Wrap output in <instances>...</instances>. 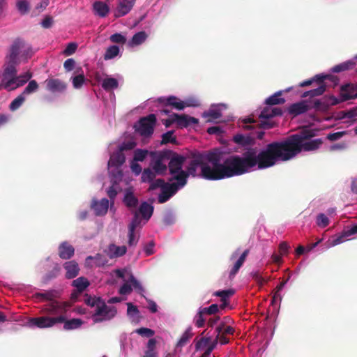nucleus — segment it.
Listing matches in <instances>:
<instances>
[{
  "label": "nucleus",
  "mask_w": 357,
  "mask_h": 357,
  "mask_svg": "<svg viewBox=\"0 0 357 357\" xmlns=\"http://www.w3.org/2000/svg\"><path fill=\"white\" fill-rule=\"evenodd\" d=\"M32 77V73L27 71L20 75H15V83L14 90L18 87L22 86Z\"/></svg>",
  "instance_id": "72a5a7b5"
},
{
  "label": "nucleus",
  "mask_w": 357,
  "mask_h": 357,
  "mask_svg": "<svg viewBox=\"0 0 357 357\" xmlns=\"http://www.w3.org/2000/svg\"><path fill=\"white\" fill-rule=\"evenodd\" d=\"M135 146H136V144L134 142L130 141V142H123L119 147V150L121 151V152H123V151H129V150L133 149Z\"/></svg>",
  "instance_id": "774afa93"
},
{
  "label": "nucleus",
  "mask_w": 357,
  "mask_h": 357,
  "mask_svg": "<svg viewBox=\"0 0 357 357\" xmlns=\"http://www.w3.org/2000/svg\"><path fill=\"white\" fill-rule=\"evenodd\" d=\"M249 250L247 249L244 250V252L241 254V255L239 257L238 260L235 262L234 266L231 269L229 272V278L231 280L233 279L236 273L238 272L241 267L243 266V263L245 262L246 257H248L249 254Z\"/></svg>",
  "instance_id": "4be33fe9"
},
{
  "label": "nucleus",
  "mask_w": 357,
  "mask_h": 357,
  "mask_svg": "<svg viewBox=\"0 0 357 357\" xmlns=\"http://www.w3.org/2000/svg\"><path fill=\"white\" fill-rule=\"evenodd\" d=\"M135 230L128 229V245L130 247L135 246L138 242V237L136 236L135 233Z\"/></svg>",
  "instance_id": "bf43d9fd"
},
{
  "label": "nucleus",
  "mask_w": 357,
  "mask_h": 357,
  "mask_svg": "<svg viewBox=\"0 0 357 357\" xmlns=\"http://www.w3.org/2000/svg\"><path fill=\"white\" fill-rule=\"evenodd\" d=\"M93 7L96 14L101 17L107 16L109 11L108 5L103 1H96Z\"/></svg>",
  "instance_id": "c85d7f7f"
},
{
  "label": "nucleus",
  "mask_w": 357,
  "mask_h": 357,
  "mask_svg": "<svg viewBox=\"0 0 357 357\" xmlns=\"http://www.w3.org/2000/svg\"><path fill=\"white\" fill-rule=\"evenodd\" d=\"M326 86L324 82L318 84L317 88L310 90V97L314 98L322 95L326 91Z\"/></svg>",
  "instance_id": "8fccbe9b"
},
{
  "label": "nucleus",
  "mask_w": 357,
  "mask_h": 357,
  "mask_svg": "<svg viewBox=\"0 0 357 357\" xmlns=\"http://www.w3.org/2000/svg\"><path fill=\"white\" fill-rule=\"evenodd\" d=\"M176 123L180 128H187L191 124H198L199 120L195 117L189 116L186 114H174Z\"/></svg>",
  "instance_id": "f3484780"
},
{
  "label": "nucleus",
  "mask_w": 357,
  "mask_h": 357,
  "mask_svg": "<svg viewBox=\"0 0 357 357\" xmlns=\"http://www.w3.org/2000/svg\"><path fill=\"white\" fill-rule=\"evenodd\" d=\"M119 53V47L117 45L109 46L104 54L105 60H109L116 56Z\"/></svg>",
  "instance_id": "37998d69"
},
{
  "label": "nucleus",
  "mask_w": 357,
  "mask_h": 357,
  "mask_svg": "<svg viewBox=\"0 0 357 357\" xmlns=\"http://www.w3.org/2000/svg\"><path fill=\"white\" fill-rule=\"evenodd\" d=\"M167 160H169L167 170L171 175L168 181H174L185 185L186 174L185 171L183 169V166L186 160L185 156L169 149H167Z\"/></svg>",
  "instance_id": "20e7f679"
},
{
  "label": "nucleus",
  "mask_w": 357,
  "mask_h": 357,
  "mask_svg": "<svg viewBox=\"0 0 357 357\" xmlns=\"http://www.w3.org/2000/svg\"><path fill=\"white\" fill-rule=\"evenodd\" d=\"M24 47V40L20 38L15 40L10 47L9 54L7 56L8 62L18 65L21 62L20 55Z\"/></svg>",
  "instance_id": "9d476101"
},
{
  "label": "nucleus",
  "mask_w": 357,
  "mask_h": 357,
  "mask_svg": "<svg viewBox=\"0 0 357 357\" xmlns=\"http://www.w3.org/2000/svg\"><path fill=\"white\" fill-rule=\"evenodd\" d=\"M72 79V82H73V86L75 89H80L84 82H85V77L83 73L82 74H79V75H77L75 77H73L71 78Z\"/></svg>",
  "instance_id": "09e8293b"
},
{
  "label": "nucleus",
  "mask_w": 357,
  "mask_h": 357,
  "mask_svg": "<svg viewBox=\"0 0 357 357\" xmlns=\"http://www.w3.org/2000/svg\"><path fill=\"white\" fill-rule=\"evenodd\" d=\"M112 175L115 181H114V184L107 190V196L109 197L112 204H114V200L118 194L117 187L115 185H117V181L121 179L123 174L121 170L117 169L116 173H112Z\"/></svg>",
  "instance_id": "6ab92c4d"
},
{
  "label": "nucleus",
  "mask_w": 357,
  "mask_h": 357,
  "mask_svg": "<svg viewBox=\"0 0 357 357\" xmlns=\"http://www.w3.org/2000/svg\"><path fill=\"white\" fill-rule=\"evenodd\" d=\"M136 0H117L114 16L121 17L127 15L132 9Z\"/></svg>",
  "instance_id": "f8f14e48"
},
{
  "label": "nucleus",
  "mask_w": 357,
  "mask_h": 357,
  "mask_svg": "<svg viewBox=\"0 0 357 357\" xmlns=\"http://www.w3.org/2000/svg\"><path fill=\"white\" fill-rule=\"evenodd\" d=\"M140 223H141V218L139 217V214L137 212V211H135L132 220L128 225V229L135 231L136 228L138 226H139Z\"/></svg>",
  "instance_id": "4d7b16f0"
},
{
  "label": "nucleus",
  "mask_w": 357,
  "mask_h": 357,
  "mask_svg": "<svg viewBox=\"0 0 357 357\" xmlns=\"http://www.w3.org/2000/svg\"><path fill=\"white\" fill-rule=\"evenodd\" d=\"M101 86L104 90L109 91L117 89L119 86V82L115 78L107 77L102 80Z\"/></svg>",
  "instance_id": "c9c22d12"
},
{
  "label": "nucleus",
  "mask_w": 357,
  "mask_h": 357,
  "mask_svg": "<svg viewBox=\"0 0 357 357\" xmlns=\"http://www.w3.org/2000/svg\"><path fill=\"white\" fill-rule=\"evenodd\" d=\"M109 207V201L106 198L102 199L98 202L93 200L91 204V208L94 210L96 215H104L107 213Z\"/></svg>",
  "instance_id": "dca6fc26"
},
{
  "label": "nucleus",
  "mask_w": 357,
  "mask_h": 357,
  "mask_svg": "<svg viewBox=\"0 0 357 357\" xmlns=\"http://www.w3.org/2000/svg\"><path fill=\"white\" fill-rule=\"evenodd\" d=\"M109 39L112 43H114L124 44L126 42V37L119 33L112 34L110 36Z\"/></svg>",
  "instance_id": "e2e57ef3"
},
{
  "label": "nucleus",
  "mask_w": 357,
  "mask_h": 357,
  "mask_svg": "<svg viewBox=\"0 0 357 357\" xmlns=\"http://www.w3.org/2000/svg\"><path fill=\"white\" fill-rule=\"evenodd\" d=\"M109 250L112 253V257H121L126 254L127 250L125 245L116 246L115 245H110Z\"/></svg>",
  "instance_id": "79ce46f5"
},
{
  "label": "nucleus",
  "mask_w": 357,
  "mask_h": 357,
  "mask_svg": "<svg viewBox=\"0 0 357 357\" xmlns=\"http://www.w3.org/2000/svg\"><path fill=\"white\" fill-rule=\"evenodd\" d=\"M16 7L22 15H25L29 11V2L28 0H17Z\"/></svg>",
  "instance_id": "c03bdc74"
},
{
  "label": "nucleus",
  "mask_w": 357,
  "mask_h": 357,
  "mask_svg": "<svg viewBox=\"0 0 357 357\" xmlns=\"http://www.w3.org/2000/svg\"><path fill=\"white\" fill-rule=\"evenodd\" d=\"M290 247L288 245V243L285 241H283L280 243L279 245V252L281 256H285L287 255L289 253V250Z\"/></svg>",
  "instance_id": "338daca9"
},
{
  "label": "nucleus",
  "mask_w": 357,
  "mask_h": 357,
  "mask_svg": "<svg viewBox=\"0 0 357 357\" xmlns=\"http://www.w3.org/2000/svg\"><path fill=\"white\" fill-rule=\"evenodd\" d=\"M33 55L32 48L30 45L26 44L24 41V47L22 50V54L20 55L21 61H26L30 59Z\"/></svg>",
  "instance_id": "a18cd8bd"
},
{
  "label": "nucleus",
  "mask_w": 357,
  "mask_h": 357,
  "mask_svg": "<svg viewBox=\"0 0 357 357\" xmlns=\"http://www.w3.org/2000/svg\"><path fill=\"white\" fill-rule=\"evenodd\" d=\"M46 87L51 92H63L66 89L67 85L59 79H47L45 80Z\"/></svg>",
  "instance_id": "2eb2a0df"
},
{
  "label": "nucleus",
  "mask_w": 357,
  "mask_h": 357,
  "mask_svg": "<svg viewBox=\"0 0 357 357\" xmlns=\"http://www.w3.org/2000/svg\"><path fill=\"white\" fill-rule=\"evenodd\" d=\"M95 260V264L97 266H102L106 264L107 260L105 257H102L100 254H97L95 257L89 256L86 260Z\"/></svg>",
  "instance_id": "13d9d810"
},
{
  "label": "nucleus",
  "mask_w": 357,
  "mask_h": 357,
  "mask_svg": "<svg viewBox=\"0 0 357 357\" xmlns=\"http://www.w3.org/2000/svg\"><path fill=\"white\" fill-rule=\"evenodd\" d=\"M125 161L126 157L123 153L118 150L112 153L108 162V165L109 166H114L119 168L125 162Z\"/></svg>",
  "instance_id": "5701e85b"
},
{
  "label": "nucleus",
  "mask_w": 357,
  "mask_h": 357,
  "mask_svg": "<svg viewBox=\"0 0 357 357\" xmlns=\"http://www.w3.org/2000/svg\"><path fill=\"white\" fill-rule=\"evenodd\" d=\"M63 267L66 271V278L67 279H73L77 277L79 272L78 264L74 261H69L63 264Z\"/></svg>",
  "instance_id": "a211bd4d"
},
{
  "label": "nucleus",
  "mask_w": 357,
  "mask_h": 357,
  "mask_svg": "<svg viewBox=\"0 0 357 357\" xmlns=\"http://www.w3.org/2000/svg\"><path fill=\"white\" fill-rule=\"evenodd\" d=\"M77 48V45L75 43H70L66 46V49L63 51V54L66 56H70L73 54Z\"/></svg>",
  "instance_id": "69168bd1"
},
{
  "label": "nucleus",
  "mask_w": 357,
  "mask_h": 357,
  "mask_svg": "<svg viewBox=\"0 0 357 357\" xmlns=\"http://www.w3.org/2000/svg\"><path fill=\"white\" fill-rule=\"evenodd\" d=\"M74 252V248L67 242H63L59 247V255L63 259H70Z\"/></svg>",
  "instance_id": "412c9836"
},
{
  "label": "nucleus",
  "mask_w": 357,
  "mask_h": 357,
  "mask_svg": "<svg viewBox=\"0 0 357 357\" xmlns=\"http://www.w3.org/2000/svg\"><path fill=\"white\" fill-rule=\"evenodd\" d=\"M329 75H317L314 77L305 80L299 84V86L304 87L310 86L312 84L315 83L317 85L324 82V80L328 78Z\"/></svg>",
  "instance_id": "2f4dec72"
},
{
  "label": "nucleus",
  "mask_w": 357,
  "mask_h": 357,
  "mask_svg": "<svg viewBox=\"0 0 357 357\" xmlns=\"http://www.w3.org/2000/svg\"><path fill=\"white\" fill-rule=\"evenodd\" d=\"M158 102L166 106H172L178 110H182L185 107L192 105L191 104L185 103L183 101H181L179 98L174 96H169L168 98H159Z\"/></svg>",
  "instance_id": "ddd939ff"
},
{
  "label": "nucleus",
  "mask_w": 357,
  "mask_h": 357,
  "mask_svg": "<svg viewBox=\"0 0 357 357\" xmlns=\"http://www.w3.org/2000/svg\"><path fill=\"white\" fill-rule=\"evenodd\" d=\"M317 224L318 226L324 228L328 225L329 220L325 214L320 213L317 216Z\"/></svg>",
  "instance_id": "052dcab7"
},
{
  "label": "nucleus",
  "mask_w": 357,
  "mask_h": 357,
  "mask_svg": "<svg viewBox=\"0 0 357 357\" xmlns=\"http://www.w3.org/2000/svg\"><path fill=\"white\" fill-rule=\"evenodd\" d=\"M142 218L146 220H149L153 212V206L144 202L141 204L139 211H137Z\"/></svg>",
  "instance_id": "c756f323"
},
{
  "label": "nucleus",
  "mask_w": 357,
  "mask_h": 357,
  "mask_svg": "<svg viewBox=\"0 0 357 357\" xmlns=\"http://www.w3.org/2000/svg\"><path fill=\"white\" fill-rule=\"evenodd\" d=\"M38 84L36 80H31L24 89L22 94H30L37 91Z\"/></svg>",
  "instance_id": "6e6d98bb"
},
{
  "label": "nucleus",
  "mask_w": 357,
  "mask_h": 357,
  "mask_svg": "<svg viewBox=\"0 0 357 357\" xmlns=\"http://www.w3.org/2000/svg\"><path fill=\"white\" fill-rule=\"evenodd\" d=\"M158 175L153 169L146 168L142 173V181L144 183H151Z\"/></svg>",
  "instance_id": "a19ab883"
},
{
  "label": "nucleus",
  "mask_w": 357,
  "mask_h": 357,
  "mask_svg": "<svg viewBox=\"0 0 357 357\" xmlns=\"http://www.w3.org/2000/svg\"><path fill=\"white\" fill-rule=\"evenodd\" d=\"M72 285L78 289V291L83 292L90 285V283L86 278L79 277L73 281Z\"/></svg>",
  "instance_id": "f704fd0d"
},
{
  "label": "nucleus",
  "mask_w": 357,
  "mask_h": 357,
  "mask_svg": "<svg viewBox=\"0 0 357 357\" xmlns=\"http://www.w3.org/2000/svg\"><path fill=\"white\" fill-rule=\"evenodd\" d=\"M193 336V333H192V327L189 326L185 331L183 333L181 338L178 341L176 344L177 347H183L185 346L189 340Z\"/></svg>",
  "instance_id": "ea45409f"
},
{
  "label": "nucleus",
  "mask_w": 357,
  "mask_h": 357,
  "mask_svg": "<svg viewBox=\"0 0 357 357\" xmlns=\"http://www.w3.org/2000/svg\"><path fill=\"white\" fill-rule=\"evenodd\" d=\"M22 93L15 98L10 104L9 108L11 111L17 109L24 102L25 98Z\"/></svg>",
  "instance_id": "49530a36"
},
{
  "label": "nucleus",
  "mask_w": 357,
  "mask_h": 357,
  "mask_svg": "<svg viewBox=\"0 0 357 357\" xmlns=\"http://www.w3.org/2000/svg\"><path fill=\"white\" fill-rule=\"evenodd\" d=\"M185 185L172 181L170 184H167L165 188L161 190L160 194L158 195V202L163 204L167 202L172 196H174L180 189L183 188Z\"/></svg>",
  "instance_id": "1a4fd4ad"
},
{
  "label": "nucleus",
  "mask_w": 357,
  "mask_h": 357,
  "mask_svg": "<svg viewBox=\"0 0 357 357\" xmlns=\"http://www.w3.org/2000/svg\"><path fill=\"white\" fill-rule=\"evenodd\" d=\"M340 96L344 100L355 99L357 98V84H347L340 88Z\"/></svg>",
  "instance_id": "4468645a"
},
{
  "label": "nucleus",
  "mask_w": 357,
  "mask_h": 357,
  "mask_svg": "<svg viewBox=\"0 0 357 357\" xmlns=\"http://www.w3.org/2000/svg\"><path fill=\"white\" fill-rule=\"evenodd\" d=\"M147 38V34L145 31H139L135 33L132 39L128 42L130 47H135L142 44Z\"/></svg>",
  "instance_id": "473e14b6"
},
{
  "label": "nucleus",
  "mask_w": 357,
  "mask_h": 357,
  "mask_svg": "<svg viewBox=\"0 0 357 357\" xmlns=\"http://www.w3.org/2000/svg\"><path fill=\"white\" fill-rule=\"evenodd\" d=\"M136 333L142 337H151L154 335L155 332L148 328H140L136 330Z\"/></svg>",
  "instance_id": "680f3d73"
},
{
  "label": "nucleus",
  "mask_w": 357,
  "mask_h": 357,
  "mask_svg": "<svg viewBox=\"0 0 357 357\" xmlns=\"http://www.w3.org/2000/svg\"><path fill=\"white\" fill-rule=\"evenodd\" d=\"M309 109V105L305 101L303 100L291 105L288 108V112L290 114L296 116L306 112Z\"/></svg>",
  "instance_id": "aec40b11"
},
{
  "label": "nucleus",
  "mask_w": 357,
  "mask_h": 357,
  "mask_svg": "<svg viewBox=\"0 0 357 357\" xmlns=\"http://www.w3.org/2000/svg\"><path fill=\"white\" fill-rule=\"evenodd\" d=\"M233 141L242 146H250L254 144L255 139L250 135H244L242 134H237L233 137Z\"/></svg>",
  "instance_id": "a878e982"
},
{
  "label": "nucleus",
  "mask_w": 357,
  "mask_h": 357,
  "mask_svg": "<svg viewBox=\"0 0 357 357\" xmlns=\"http://www.w3.org/2000/svg\"><path fill=\"white\" fill-rule=\"evenodd\" d=\"M59 291L55 289H50L42 293L35 294L36 298L43 299L44 301H49L50 302L54 301L55 298H59Z\"/></svg>",
  "instance_id": "393cba45"
},
{
  "label": "nucleus",
  "mask_w": 357,
  "mask_h": 357,
  "mask_svg": "<svg viewBox=\"0 0 357 357\" xmlns=\"http://www.w3.org/2000/svg\"><path fill=\"white\" fill-rule=\"evenodd\" d=\"M202 308L206 312L207 316H215L217 315V314L220 312V307L218 304H212L208 307H202Z\"/></svg>",
  "instance_id": "5fc2aeb1"
},
{
  "label": "nucleus",
  "mask_w": 357,
  "mask_h": 357,
  "mask_svg": "<svg viewBox=\"0 0 357 357\" xmlns=\"http://www.w3.org/2000/svg\"><path fill=\"white\" fill-rule=\"evenodd\" d=\"M171 182L166 183L162 178H158L155 181H153L151 182V185L149 186V190H153L158 188H160L161 190L162 188H165L167 184H170Z\"/></svg>",
  "instance_id": "3c124183"
},
{
  "label": "nucleus",
  "mask_w": 357,
  "mask_h": 357,
  "mask_svg": "<svg viewBox=\"0 0 357 357\" xmlns=\"http://www.w3.org/2000/svg\"><path fill=\"white\" fill-rule=\"evenodd\" d=\"M204 116L208 117V121H211L220 118L222 114L219 109H210L208 112L204 113Z\"/></svg>",
  "instance_id": "603ef678"
},
{
  "label": "nucleus",
  "mask_w": 357,
  "mask_h": 357,
  "mask_svg": "<svg viewBox=\"0 0 357 357\" xmlns=\"http://www.w3.org/2000/svg\"><path fill=\"white\" fill-rule=\"evenodd\" d=\"M282 94V91L275 93L273 95L266 99L265 103L267 105L271 106L284 104L285 102V99L281 97Z\"/></svg>",
  "instance_id": "7c9ffc66"
},
{
  "label": "nucleus",
  "mask_w": 357,
  "mask_h": 357,
  "mask_svg": "<svg viewBox=\"0 0 357 357\" xmlns=\"http://www.w3.org/2000/svg\"><path fill=\"white\" fill-rule=\"evenodd\" d=\"M156 344L157 341L155 338L149 339L142 357H158V353L156 350Z\"/></svg>",
  "instance_id": "cd10ccee"
},
{
  "label": "nucleus",
  "mask_w": 357,
  "mask_h": 357,
  "mask_svg": "<svg viewBox=\"0 0 357 357\" xmlns=\"http://www.w3.org/2000/svg\"><path fill=\"white\" fill-rule=\"evenodd\" d=\"M124 204L130 209H134L139 204L138 199L131 190H126L123 200Z\"/></svg>",
  "instance_id": "b1692460"
},
{
  "label": "nucleus",
  "mask_w": 357,
  "mask_h": 357,
  "mask_svg": "<svg viewBox=\"0 0 357 357\" xmlns=\"http://www.w3.org/2000/svg\"><path fill=\"white\" fill-rule=\"evenodd\" d=\"M315 135V130L305 127L284 140L268 144L258 154L256 149H250L254 159V168L257 167L259 169H266L274 166L278 161L291 160L303 151H312L318 149L323 141L321 139H311Z\"/></svg>",
  "instance_id": "f03ea898"
},
{
  "label": "nucleus",
  "mask_w": 357,
  "mask_h": 357,
  "mask_svg": "<svg viewBox=\"0 0 357 357\" xmlns=\"http://www.w3.org/2000/svg\"><path fill=\"white\" fill-rule=\"evenodd\" d=\"M149 151L145 149H136L134 151V160L142 162L148 155Z\"/></svg>",
  "instance_id": "864d4df0"
},
{
  "label": "nucleus",
  "mask_w": 357,
  "mask_h": 357,
  "mask_svg": "<svg viewBox=\"0 0 357 357\" xmlns=\"http://www.w3.org/2000/svg\"><path fill=\"white\" fill-rule=\"evenodd\" d=\"M14 63L7 62L3 72L1 75V80L0 82V89H4L8 91L14 90L15 83V75L17 73L16 66Z\"/></svg>",
  "instance_id": "39448f33"
},
{
  "label": "nucleus",
  "mask_w": 357,
  "mask_h": 357,
  "mask_svg": "<svg viewBox=\"0 0 357 357\" xmlns=\"http://www.w3.org/2000/svg\"><path fill=\"white\" fill-rule=\"evenodd\" d=\"M207 317V314L202 308V307H199L197 312L193 317V323L195 326L199 328H203L206 323Z\"/></svg>",
  "instance_id": "bb28decb"
},
{
  "label": "nucleus",
  "mask_w": 357,
  "mask_h": 357,
  "mask_svg": "<svg viewBox=\"0 0 357 357\" xmlns=\"http://www.w3.org/2000/svg\"><path fill=\"white\" fill-rule=\"evenodd\" d=\"M211 341V337H203L199 339L195 344L196 350H199L201 348L206 346Z\"/></svg>",
  "instance_id": "0e129e2a"
},
{
  "label": "nucleus",
  "mask_w": 357,
  "mask_h": 357,
  "mask_svg": "<svg viewBox=\"0 0 357 357\" xmlns=\"http://www.w3.org/2000/svg\"><path fill=\"white\" fill-rule=\"evenodd\" d=\"M355 65V63L352 61H347L345 62L341 63L338 65H336L333 67L332 72L333 73H340L343 71L348 70L351 69Z\"/></svg>",
  "instance_id": "4c0bfd02"
},
{
  "label": "nucleus",
  "mask_w": 357,
  "mask_h": 357,
  "mask_svg": "<svg viewBox=\"0 0 357 357\" xmlns=\"http://www.w3.org/2000/svg\"><path fill=\"white\" fill-rule=\"evenodd\" d=\"M68 304L66 302H59L53 301L45 305L44 312L51 315L64 316L67 311Z\"/></svg>",
  "instance_id": "9b49d317"
},
{
  "label": "nucleus",
  "mask_w": 357,
  "mask_h": 357,
  "mask_svg": "<svg viewBox=\"0 0 357 357\" xmlns=\"http://www.w3.org/2000/svg\"><path fill=\"white\" fill-rule=\"evenodd\" d=\"M84 302L87 305L95 307L91 315L93 324L109 321L117 314L116 308L107 305L100 297L88 296Z\"/></svg>",
  "instance_id": "7ed1b4c3"
},
{
  "label": "nucleus",
  "mask_w": 357,
  "mask_h": 357,
  "mask_svg": "<svg viewBox=\"0 0 357 357\" xmlns=\"http://www.w3.org/2000/svg\"><path fill=\"white\" fill-rule=\"evenodd\" d=\"M235 294V290L229 289L226 290H220L213 292V296L220 297V301H229V298Z\"/></svg>",
  "instance_id": "58836bf2"
},
{
  "label": "nucleus",
  "mask_w": 357,
  "mask_h": 357,
  "mask_svg": "<svg viewBox=\"0 0 357 357\" xmlns=\"http://www.w3.org/2000/svg\"><path fill=\"white\" fill-rule=\"evenodd\" d=\"M65 321V316H57L55 317H40L36 318H31L29 320L31 326H34L40 328H50L59 322H63Z\"/></svg>",
  "instance_id": "6e6552de"
},
{
  "label": "nucleus",
  "mask_w": 357,
  "mask_h": 357,
  "mask_svg": "<svg viewBox=\"0 0 357 357\" xmlns=\"http://www.w3.org/2000/svg\"><path fill=\"white\" fill-rule=\"evenodd\" d=\"M153 160L151 161V167L153 170L158 175H165L167 171V165L164 161L167 160V149L159 151L158 153H152Z\"/></svg>",
  "instance_id": "0eeeda50"
},
{
  "label": "nucleus",
  "mask_w": 357,
  "mask_h": 357,
  "mask_svg": "<svg viewBox=\"0 0 357 357\" xmlns=\"http://www.w3.org/2000/svg\"><path fill=\"white\" fill-rule=\"evenodd\" d=\"M173 134H174L173 130H169V131H167V132L162 134L161 144H166L167 143L176 144V137L173 136Z\"/></svg>",
  "instance_id": "de8ad7c7"
},
{
  "label": "nucleus",
  "mask_w": 357,
  "mask_h": 357,
  "mask_svg": "<svg viewBox=\"0 0 357 357\" xmlns=\"http://www.w3.org/2000/svg\"><path fill=\"white\" fill-rule=\"evenodd\" d=\"M254 159L250 149L242 155H233L221 163V153L211 151L205 154H199L190 162L185 171V185L190 176H200L206 180L217 181L241 176L254 169Z\"/></svg>",
  "instance_id": "f257e3e1"
},
{
  "label": "nucleus",
  "mask_w": 357,
  "mask_h": 357,
  "mask_svg": "<svg viewBox=\"0 0 357 357\" xmlns=\"http://www.w3.org/2000/svg\"><path fill=\"white\" fill-rule=\"evenodd\" d=\"M155 123V115L151 114L139 120L137 124L135 125V130L142 136L149 137L153 133Z\"/></svg>",
  "instance_id": "423d86ee"
},
{
  "label": "nucleus",
  "mask_w": 357,
  "mask_h": 357,
  "mask_svg": "<svg viewBox=\"0 0 357 357\" xmlns=\"http://www.w3.org/2000/svg\"><path fill=\"white\" fill-rule=\"evenodd\" d=\"M63 323L64 324L63 328L68 331L79 328L83 324V321L80 319L74 318L70 320H66L65 319V321Z\"/></svg>",
  "instance_id": "e433bc0d"
}]
</instances>
